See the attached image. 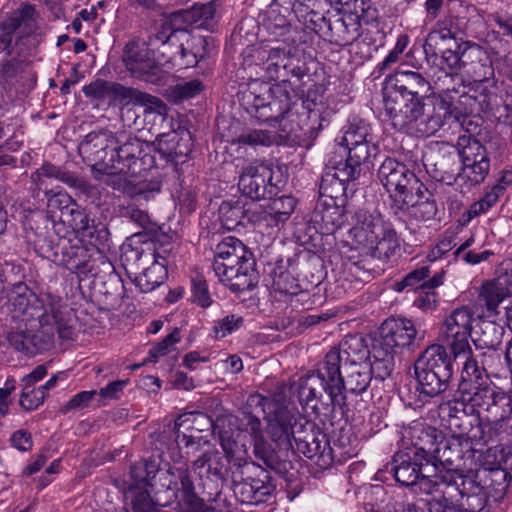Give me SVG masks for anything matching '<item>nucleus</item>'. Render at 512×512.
<instances>
[{
  "mask_svg": "<svg viewBox=\"0 0 512 512\" xmlns=\"http://www.w3.org/2000/svg\"><path fill=\"white\" fill-rule=\"evenodd\" d=\"M447 347L450 349L453 358L473 356L469 343L472 331H443Z\"/></svg>",
  "mask_w": 512,
  "mask_h": 512,
  "instance_id": "57",
  "label": "nucleus"
},
{
  "mask_svg": "<svg viewBox=\"0 0 512 512\" xmlns=\"http://www.w3.org/2000/svg\"><path fill=\"white\" fill-rule=\"evenodd\" d=\"M328 30L336 44H352L361 35L359 17L352 13L342 17L334 16L333 21L328 22Z\"/></svg>",
  "mask_w": 512,
  "mask_h": 512,
  "instance_id": "40",
  "label": "nucleus"
},
{
  "mask_svg": "<svg viewBox=\"0 0 512 512\" xmlns=\"http://www.w3.org/2000/svg\"><path fill=\"white\" fill-rule=\"evenodd\" d=\"M316 101L311 98L310 92L306 97H299L291 94V112L288 117H296L298 125L305 133H313L320 130L322 124L320 121V113L315 109Z\"/></svg>",
  "mask_w": 512,
  "mask_h": 512,
  "instance_id": "34",
  "label": "nucleus"
},
{
  "mask_svg": "<svg viewBox=\"0 0 512 512\" xmlns=\"http://www.w3.org/2000/svg\"><path fill=\"white\" fill-rule=\"evenodd\" d=\"M505 296L504 287L494 282H486L481 287L477 301L485 305L487 310L495 311Z\"/></svg>",
  "mask_w": 512,
  "mask_h": 512,
  "instance_id": "62",
  "label": "nucleus"
},
{
  "mask_svg": "<svg viewBox=\"0 0 512 512\" xmlns=\"http://www.w3.org/2000/svg\"><path fill=\"white\" fill-rule=\"evenodd\" d=\"M292 47L286 43L276 45H263L247 48L243 52V65L245 69H250L258 78H267L269 80L279 81L283 78L285 62Z\"/></svg>",
  "mask_w": 512,
  "mask_h": 512,
  "instance_id": "13",
  "label": "nucleus"
},
{
  "mask_svg": "<svg viewBox=\"0 0 512 512\" xmlns=\"http://www.w3.org/2000/svg\"><path fill=\"white\" fill-rule=\"evenodd\" d=\"M134 103L144 107L145 120L165 122L168 115L167 105L158 97L132 88L129 97V104Z\"/></svg>",
  "mask_w": 512,
  "mask_h": 512,
  "instance_id": "44",
  "label": "nucleus"
},
{
  "mask_svg": "<svg viewBox=\"0 0 512 512\" xmlns=\"http://www.w3.org/2000/svg\"><path fill=\"white\" fill-rule=\"evenodd\" d=\"M154 262L134 279L135 285L143 293L153 291L165 282L168 271L165 265V258L159 252L153 253Z\"/></svg>",
  "mask_w": 512,
  "mask_h": 512,
  "instance_id": "42",
  "label": "nucleus"
},
{
  "mask_svg": "<svg viewBox=\"0 0 512 512\" xmlns=\"http://www.w3.org/2000/svg\"><path fill=\"white\" fill-rule=\"evenodd\" d=\"M155 147L132 133L118 132L107 175L137 176L156 166Z\"/></svg>",
  "mask_w": 512,
  "mask_h": 512,
  "instance_id": "7",
  "label": "nucleus"
},
{
  "mask_svg": "<svg viewBox=\"0 0 512 512\" xmlns=\"http://www.w3.org/2000/svg\"><path fill=\"white\" fill-rule=\"evenodd\" d=\"M203 89L204 86L200 80L192 79L170 86L167 90V95L170 101L180 103L199 95Z\"/></svg>",
  "mask_w": 512,
  "mask_h": 512,
  "instance_id": "59",
  "label": "nucleus"
},
{
  "mask_svg": "<svg viewBox=\"0 0 512 512\" xmlns=\"http://www.w3.org/2000/svg\"><path fill=\"white\" fill-rule=\"evenodd\" d=\"M271 91V98L260 110L256 119L259 122L275 126L280 124L291 112V92L288 90V85H273Z\"/></svg>",
  "mask_w": 512,
  "mask_h": 512,
  "instance_id": "29",
  "label": "nucleus"
},
{
  "mask_svg": "<svg viewBox=\"0 0 512 512\" xmlns=\"http://www.w3.org/2000/svg\"><path fill=\"white\" fill-rule=\"evenodd\" d=\"M290 9L281 7L278 3H272L266 11L265 28L276 37H284L283 43L290 41L288 34L291 32V24L288 19Z\"/></svg>",
  "mask_w": 512,
  "mask_h": 512,
  "instance_id": "46",
  "label": "nucleus"
},
{
  "mask_svg": "<svg viewBox=\"0 0 512 512\" xmlns=\"http://www.w3.org/2000/svg\"><path fill=\"white\" fill-rule=\"evenodd\" d=\"M462 146L459 150L462 165L471 166L477 164H490L485 147L475 138L469 137L468 139L462 138Z\"/></svg>",
  "mask_w": 512,
  "mask_h": 512,
  "instance_id": "55",
  "label": "nucleus"
},
{
  "mask_svg": "<svg viewBox=\"0 0 512 512\" xmlns=\"http://www.w3.org/2000/svg\"><path fill=\"white\" fill-rule=\"evenodd\" d=\"M505 186L502 184L494 185L490 191L486 192L483 198L474 202L470 207L462 214V224H467L473 218L486 213L491 207H493L500 195L504 192Z\"/></svg>",
  "mask_w": 512,
  "mask_h": 512,
  "instance_id": "50",
  "label": "nucleus"
},
{
  "mask_svg": "<svg viewBox=\"0 0 512 512\" xmlns=\"http://www.w3.org/2000/svg\"><path fill=\"white\" fill-rule=\"evenodd\" d=\"M219 213L223 225L228 229H233L238 224H241L242 219L245 217L248 218L249 221H255L258 219L254 213L250 214L249 209H244V205L240 201L223 202L219 208Z\"/></svg>",
  "mask_w": 512,
  "mask_h": 512,
  "instance_id": "53",
  "label": "nucleus"
},
{
  "mask_svg": "<svg viewBox=\"0 0 512 512\" xmlns=\"http://www.w3.org/2000/svg\"><path fill=\"white\" fill-rule=\"evenodd\" d=\"M455 472L437 471L432 473H424L414 484L419 490L431 497V501L427 504L433 507L434 504L450 498L451 495L457 493L456 480H454Z\"/></svg>",
  "mask_w": 512,
  "mask_h": 512,
  "instance_id": "27",
  "label": "nucleus"
},
{
  "mask_svg": "<svg viewBox=\"0 0 512 512\" xmlns=\"http://www.w3.org/2000/svg\"><path fill=\"white\" fill-rule=\"evenodd\" d=\"M320 189L329 196L330 201L320 202L316 205L312 221L319 224L324 233L331 234L340 229L347 221V210L344 204L336 202L338 193H341V196L346 199L347 192L344 194L342 191L330 187L328 190H325L322 188V184Z\"/></svg>",
  "mask_w": 512,
  "mask_h": 512,
  "instance_id": "21",
  "label": "nucleus"
},
{
  "mask_svg": "<svg viewBox=\"0 0 512 512\" xmlns=\"http://www.w3.org/2000/svg\"><path fill=\"white\" fill-rule=\"evenodd\" d=\"M424 337L425 331H419L413 321L406 318H390L382 323L380 338L375 343L397 354L405 348L418 346Z\"/></svg>",
  "mask_w": 512,
  "mask_h": 512,
  "instance_id": "17",
  "label": "nucleus"
},
{
  "mask_svg": "<svg viewBox=\"0 0 512 512\" xmlns=\"http://www.w3.org/2000/svg\"><path fill=\"white\" fill-rule=\"evenodd\" d=\"M132 482L124 490L125 512H162L177 501L180 512H228L225 505H205L196 492L187 467L160 470L155 460H143L130 467Z\"/></svg>",
  "mask_w": 512,
  "mask_h": 512,
  "instance_id": "1",
  "label": "nucleus"
},
{
  "mask_svg": "<svg viewBox=\"0 0 512 512\" xmlns=\"http://www.w3.org/2000/svg\"><path fill=\"white\" fill-rule=\"evenodd\" d=\"M216 6L213 2L194 4L191 9H181L172 13V20L176 23L190 25L199 19L208 21L214 18Z\"/></svg>",
  "mask_w": 512,
  "mask_h": 512,
  "instance_id": "52",
  "label": "nucleus"
},
{
  "mask_svg": "<svg viewBox=\"0 0 512 512\" xmlns=\"http://www.w3.org/2000/svg\"><path fill=\"white\" fill-rule=\"evenodd\" d=\"M271 87L266 84L254 81L241 92V105L249 115L256 118L260 110L265 107L271 98Z\"/></svg>",
  "mask_w": 512,
  "mask_h": 512,
  "instance_id": "45",
  "label": "nucleus"
},
{
  "mask_svg": "<svg viewBox=\"0 0 512 512\" xmlns=\"http://www.w3.org/2000/svg\"><path fill=\"white\" fill-rule=\"evenodd\" d=\"M182 23L172 20V15L165 21L159 30L148 35L144 45H148L156 54L159 65L177 66L179 53L184 44L185 27Z\"/></svg>",
  "mask_w": 512,
  "mask_h": 512,
  "instance_id": "15",
  "label": "nucleus"
},
{
  "mask_svg": "<svg viewBox=\"0 0 512 512\" xmlns=\"http://www.w3.org/2000/svg\"><path fill=\"white\" fill-rule=\"evenodd\" d=\"M233 491L241 503L259 504L275 491L270 472L253 461L237 465L231 472Z\"/></svg>",
  "mask_w": 512,
  "mask_h": 512,
  "instance_id": "10",
  "label": "nucleus"
},
{
  "mask_svg": "<svg viewBox=\"0 0 512 512\" xmlns=\"http://www.w3.org/2000/svg\"><path fill=\"white\" fill-rule=\"evenodd\" d=\"M456 488L459 492L458 506L463 507L466 512L484 510L488 502L487 492L472 476L467 475L456 482Z\"/></svg>",
  "mask_w": 512,
  "mask_h": 512,
  "instance_id": "35",
  "label": "nucleus"
},
{
  "mask_svg": "<svg viewBox=\"0 0 512 512\" xmlns=\"http://www.w3.org/2000/svg\"><path fill=\"white\" fill-rule=\"evenodd\" d=\"M458 384V393L463 401L475 402V397L486 395L488 385L491 382L483 363L480 364L476 357L465 358Z\"/></svg>",
  "mask_w": 512,
  "mask_h": 512,
  "instance_id": "20",
  "label": "nucleus"
},
{
  "mask_svg": "<svg viewBox=\"0 0 512 512\" xmlns=\"http://www.w3.org/2000/svg\"><path fill=\"white\" fill-rule=\"evenodd\" d=\"M141 48L136 41H129L123 50L122 60L125 67L137 77L144 78L152 74L153 70L159 66L156 54L150 56L152 49L148 45Z\"/></svg>",
  "mask_w": 512,
  "mask_h": 512,
  "instance_id": "32",
  "label": "nucleus"
},
{
  "mask_svg": "<svg viewBox=\"0 0 512 512\" xmlns=\"http://www.w3.org/2000/svg\"><path fill=\"white\" fill-rule=\"evenodd\" d=\"M254 456L256 459L263 462L269 470L277 473H283L286 469V462H282L276 452L272 449L271 445L264 439V437H257L254 440Z\"/></svg>",
  "mask_w": 512,
  "mask_h": 512,
  "instance_id": "56",
  "label": "nucleus"
},
{
  "mask_svg": "<svg viewBox=\"0 0 512 512\" xmlns=\"http://www.w3.org/2000/svg\"><path fill=\"white\" fill-rule=\"evenodd\" d=\"M132 87H126L120 83L107 81L104 79H96L95 81L85 85L82 92L87 98L96 100L119 101L129 104V97Z\"/></svg>",
  "mask_w": 512,
  "mask_h": 512,
  "instance_id": "39",
  "label": "nucleus"
},
{
  "mask_svg": "<svg viewBox=\"0 0 512 512\" xmlns=\"http://www.w3.org/2000/svg\"><path fill=\"white\" fill-rule=\"evenodd\" d=\"M443 433L432 426L413 428V454L416 459L431 464L432 457L439 453V443Z\"/></svg>",
  "mask_w": 512,
  "mask_h": 512,
  "instance_id": "36",
  "label": "nucleus"
},
{
  "mask_svg": "<svg viewBox=\"0 0 512 512\" xmlns=\"http://www.w3.org/2000/svg\"><path fill=\"white\" fill-rule=\"evenodd\" d=\"M7 341L17 351L25 354H34L42 347L39 345L38 336L31 331H12L7 334Z\"/></svg>",
  "mask_w": 512,
  "mask_h": 512,
  "instance_id": "60",
  "label": "nucleus"
},
{
  "mask_svg": "<svg viewBox=\"0 0 512 512\" xmlns=\"http://www.w3.org/2000/svg\"><path fill=\"white\" fill-rule=\"evenodd\" d=\"M90 252L91 246L60 240L54 251V262L79 275Z\"/></svg>",
  "mask_w": 512,
  "mask_h": 512,
  "instance_id": "37",
  "label": "nucleus"
},
{
  "mask_svg": "<svg viewBox=\"0 0 512 512\" xmlns=\"http://www.w3.org/2000/svg\"><path fill=\"white\" fill-rule=\"evenodd\" d=\"M496 95L483 83L477 82L475 86L465 91V86L457 88L447 87L439 94L438 109L441 113L442 127L446 124L462 127L469 115H480L493 110Z\"/></svg>",
  "mask_w": 512,
  "mask_h": 512,
  "instance_id": "4",
  "label": "nucleus"
},
{
  "mask_svg": "<svg viewBox=\"0 0 512 512\" xmlns=\"http://www.w3.org/2000/svg\"><path fill=\"white\" fill-rule=\"evenodd\" d=\"M220 445L225 453V457L230 464V471L233 472V469L237 467V465H243L248 460L242 456L243 445L239 444L238 441L234 438L233 434L228 431L220 432Z\"/></svg>",
  "mask_w": 512,
  "mask_h": 512,
  "instance_id": "58",
  "label": "nucleus"
},
{
  "mask_svg": "<svg viewBox=\"0 0 512 512\" xmlns=\"http://www.w3.org/2000/svg\"><path fill=\"white\" fill-rule=\"evenodd\" d=\"M475 311L471 306L454 309L445 319L443 331H472Z\"/></svg>",
  "mask_w": 512,
  "mask_h": 512,
  "instance_id": "54",
  "label": "nucleus"
},
{
  "mask_svg": "<svg viewBox=\"0 0 512 512\" xmlns=\"http://www.w3.org/2000/svg\"><path fill=\"white\" fill-rule=\"evenodd\" d=\"M371 356V350L369 349V345L366 346V353L351 367L348 375H346L344 381V387L340 388V397L339 404H329L331 407V411L334 412L337 409L344 411L347 408V396L346 394L349 392L354 395L363 394L368 387L370 386L372 377H371V367L369 366L368 360Z\"/></svg>",
  "mask_w": 512,
  "mask_h": 512,
  "instance_id": "22",
  "label": "nucleus"
},
{
  "mask_svg": "<svg viewBox=\"0 0 512 512\" xmlns=\"http://www.w3.org/2000/svg\"><path fill=\"white\" fill-rule=\"evenodd\" d=\"M212 267L219 280L226 282L234 292L252 290L259 280L256 262L250 251L237 256L214 258Z\"/></svg>",
  "mask_w": 512,
  "mask_h": 512,
  "instance_id": "12",
  "label": "nucleus"
},
{
  "mask_svg": "<svg viewBox=\"0 0 512 512\" xmlns=\"http://www.w3.org/2000/svg\"><path fill=\"white\" fill-rule=\"evenodd\" d=\"M463 444H465L464 440H460L457 437L446 438L443 435L438 447L439 453L432 457L433 461L429 464L430 466L426 467V470H431L432 472L442 471L443 473L455 472L454 480L459 482V480L467 476L464 471L455 466L456 462L462 460L464 456Z\"/></svg>",
  "mask_w": 512,
  "mask_h": 512,
  "instance_id": "26",
  "label": "nucleus"
},
{
  "mask_svg": "<svg viewBox=\"0 0 512 512\" xmlns=\"http://www.w3.org/2000/svg\"><path fill=\"white\" fill-rule=\"evenodd\" d=\"M74 174V172L46 162L31 175V179L39 188L42 185V177L55 178L68 186Z\"/></svg>",
  "mask_w": 512,
  "mask_h": 512,
  "instance_id": "64",
  "label": "nucleus"
},
{
  "mask_svg": "<svg viewBox=\"0 0 512 512\" xmlns=\"http://www.w3.org/2000/svg\"><path fill=\"white\" fill-rule=\"evenodd\" d=\"M392 87L385 94H401L404 98L424 100L431 89L429 81L419 72L399 70L390 79Z\"/></svg>",
  "mask_w": 512,
  "mask_h": 512,
  "instance_id": "28",
  "label": "nucleus"
},
{
  "mask_svg": "<svg viewBox=\"0 0 512 512\" xmlns=\"http://www.w3.org/2000/svg\"><path fill=\"white\" fill-rule=\"evenodd\" d=\"M91 245V252L78 276L97 277L101 274L108 275L115 272V268L107 256L96 244Z\"/></svg>",
  "mask_w": 512,
  "mask_h": 512,
  "instance_id": "47",
  "label": "nucleus"
},
{
  "mask_svg": "<svg viewBox=\"0 0 512 512\" xmlns=\"http://www.w3.org/2000/svg\"><path fill=\"white\" fill-rule=\"evenodd\" d=\"M61 221L90 244L105 245L109 240L110 232L106 224L95 222L89 217L86 209L78 204L71 207V210L65 211V216Z\"/></svg>",
  "mask_w": 512,
  "mask_h": 512,
  "instance_id": "19",
  "label": "nucleus"
},
{
  "mask_svg": "<svg viewBox=\"0 0 512 512\" xmlns=\"http://www.w3.org/2000/svg\"><path fill=\"white\" fill-rule=\"evenodd\" d=\"M384 109L394 128L414 136H429L442 128L438 104L431 115L425 113L423 100L385 94Z\"/></svg>",
  "mask_w": 512,
  "mask_h": 512,
  "instance_id": "5",
  "label": "nucleus"
},
{
  "mask_svg": "<svg viewBox=\"0 0 512 512\" xmlns=\"http://www.w3.org/2000/svg\"><path fill=\"white\" fill-rule=\"evenodd\" d=\"M454 374L453 359L442 345L428 346L414 363L416 391L434 398L445 393Z\"/></svg>",
  "mask_w": 512,
  "mask_h": 512,
  "instance_id": "6",
  "label": "nucleus"
},
{
  "mask_svg": "<svg viewBox=\"0 0 512 512\" xmlns=\"http://www.w3.org/2000/svg\"><path fill=\"white\" fill-rule=\"evenodd\" d=\"M462 167L459 150L451 147L447 151L439 152L432 171L433 177L437 181L451 185L461 180Z\"/></svg>",
  "mask_w": 512,
  "mask_h": 512,
  "instance_id": "38",
  "label": "nucleus"
},
{
  "mask_svg": "<svg viewBox=\"0 0 512 512\" xmlns=\"http://www.w3.org/2000/svg\"><path fill=\"white\" fill-rule=\"evenodd\" d=\"M301 416L291 415L288 412L279 413L275 419L271 420L268 424V433L273 442L280 449L289 450L292 448V439L294 430V419H299Z\"/></svg>",
  "mask_w": 512,
  "mask_h": 512,
  "instance_id": "43",
  "label": "nucleus"
},
{
  "mask_svg": "<svg viewBox=\"0 0 512 512\" xmlns=\"http://www.w3.org/2000/svg\"><path fill=\"white\" fill-rule=\"evenodd\" d=\"M430 275L428 266H422L409 272L402 280L394 283V289L401 292L405 289L426 290V278Z\"/></svg>",
  "mask_w": 512,
  "mask_h": 512,
  "instance_id": "63",
  "label": "nucleus"
},
{
  "mask_svg": "<svg viewBox=\"0 0 512 512\" xmlns=\"http://www.w3.org/2000/svg\"><path fill=\"white\" fill-rule=\"evenodd\" d=\"M184 44L179 53L177 66L180 68L194 67L207 55L208 39L201 35H193L186 28Z\"/></svg>",
  "mask_w": 512,
  "mask_h": 512,
  "instance_id": "41",
  "label": "nucleus"
},
{
  "mask_svg": "<svg viewBox=\"0 0 512 512\" xmlns=\"http://www.w3.org/2000/svg\"><path fill=\"white\" fill-rule=\"evenodd\" d=\"M390 465L396 481L404 486H414L422 474L432 473L431 470H426L429 464L416 459L410 453H396Z\"/></svg>",
  "mask_w": 512,
  "mask_h": 512,
  "instance_id": "33",
  "label": "nucleus"
},
{
  "mask_svg": "<svg viewBox=\"0 0 512 512\" xmlns=\"http://www.w3.org/2000/svg\"><path fill=\"white\" fill-rule=\"evenodd\" d=\"M293 440L297 450L312 460L321 469L329 468L333 461V450L327 435L314 422L304 417L294 419Z\"/></svg>",
  "mask_w": 512,
  "mask_h": 512,
  "instance_id": "11",
  "label": "nucleus"
},
{
  "mask_svg": "<svg viewBox=\"0 0 512 512\" xmlns=\"http://www.w3.org/2000/svg\"><path fill=\"white\" fill-rule=\"evenodd\" d=\"M389 225L379 215L360 209L354 214V224L350 234L360 250V255L378 239Z\"/></svg>",
  "mask_w": 512,
  "mask_h": 512,
  "instance_id": "25",
  "label": "nucleus"
},
{
  "mask_svg": "<svg viewBox=\"0 0 512 512\" xmlns=\"http://www.w3.org/2000/svg\"><path fill=\"white\" fill-rule=\"evenodd\" d=\"M504 327L495 321L483 320L480 324V334L473 340L476 347L496 350L502 343Z\"/></svg>",
  "mask_w": 512,
  "mask_h": 512,
  "instance_id": "51",
  "label": "nucleus"
},
{
  "mask_svg": "<svg viewBox=\"0 0 512 512\" xmlns=\"http://www.w3.org/2000/svg\"><path fill=\"white\" fill-rule=\"evenodd\" d=\"M195 470L206 469L208 475L216 477L217 480H223L227 472L223 457L216 449H209L203 452L196 460L193 461Z\"/></svg>",
  "mask_w": 512,
  "mask_h": 512,
  "instance_id": "49",
  "label": "nucleus"
},
{
  "mask_svg": "<svg viewBox=\"0 0 512 512\" xmlns=\"http://www.w3.org/2000/svg\"><path fill=\"white\" fill-rule=\"evenodd\" d=\"M454 19L449 17L439 21L427 35L423 44V50L428 62L436 63L438 50L453 45L460 48L456 42V30L453 26Z\"/></svg>",
  "mask_w": 512,
  "mask_h": 512,
  "instance_id": "30",
  "label": "nucleus"
},
{
  "mask_svg": "<svg viewBox=\"0 0 512 512\" xmlns=\"http://www.w3.org/2000/svg\"><path fill=\"white\" fill-rule=\"evenodd\" d=\"M466 401H447L439 406V417L442 425L450 432L451 437L469 441L488 443L487 437L478 416L470 415L466 411Z\"/></svg>",
  "mask_w": 512,
  "mask_h": 512,
  "instance_id": "14",
  "label": "nucleus"
},
{
  "mask_svg": "<svg viewBox=\"0 0 512 512\" xmlns=\"http://www.w3.org/2000/svg\"><path fill=\"white\" fill-rule=\"evenodd\" d=\"M155 151L167 162L184 163L193 147L192 136L187 130H172L156 138Z\"/></svg>",
  "mask_w": 512,
  "mask_h": 512,
  "instance_id": "24",
  "label": "nucleus"
},
{
  "mask_svg": "<svg viewBox=\"0 0 512 512\" xmlns=\"http://www.w3.org/2000/svg\"><path fill=\"white\" fill-rule=\"evenodd\" d=\"M367 339L362 334L346 335L317 364L316 369L294 381L289 391L305 409L318 412V405L339 404L340 388L344 387L351 367L366 353Z\"/></svg>",
  "mask_w": 512,
  "mask_h": 512,
  "instance_id": "2",
  "label": "nucleus"
},
{
  "mask_svg": "<svg viewBox=\"0 0 512 512\" xmlns=\"http://www.w3.org/2000/svg\"><path fill=\"white\" fill-rule=\"evenodd\" d=\"M400 249V242L397 237L396 231L389 225L381 233L376 241L368 246V248L361 254L363 259L353 262V265L361 269L369 270L366 265L367 259L370 258L371 262L379 260L382 262L388 261Z\"/></svg>",
  "mask_w": 512,
  "mask_h": 512,
  "instance_id": "31",
  "label": "nucleus"
},
{
  "mask_svg": "<svg viewBox=\"0 0 512 512\" xmlns=\"http://www.w3.org/2000/svg\"><path fill=\"white\" fill-rule=\"evenodd\" d=\"M348 156L345 160H330L326 167V172L322 177V188L337 189L344 194L348 190L349 182L358 179L361 174L369 171L371 167V157L376 151V147L371 143H362L353 146H347Z\"/></svg>",
  "mask_w": 512,
  "mask_h": 512,
  "instance_id": "9",
  "label": "nucleus"
},
{
  "mask_svg": "<svg viewBox=\"0 0 512 512\" xmlns=\"http://www.w3.org/2000/svg\"><path fill=\"white\" fill-rule=\"evenodd\" d=\"M377 178L398 210L414 206L426 186L406 164L387 157L377 170Z\"/></svg>",
  "mask_w": 512,
  "mask_h": 512,
  "instance_id": "8",
  "label": "nucleus"
},
{
  "mask_svg": "<svg viewBox=\"0 0 512 512\" xmlns=\"http://www.w3.org/2000/svg\"><path fill=\"white\" fill-rule=\"evenodd\" d=\"M283 69L284 72L281 73L283 74V78H279L278 83L275 85H288V90L291 92L292 86L289 81V76H293L300 81L306 75L305 63L300 59L294 47L290 49Z\"/></svg>",
  "mask_w": 512,
  "mask_h": 512,
  "instance_id": "61",
  "label": "nucleus"
},
{
  "mask_svg": "<svg viewBox=\"0 0 512 512\" xmlns=\"http://www.w3.org/2000/svg\"><path fill=\"white\" fill-rule=\"evenodd\" d=\"M373 362H369L371 367V377L384 380L389 377L394 369V355L396 353L384 349L381 345L375 343L372 348Z\"/></svg>",
  "mask_w": 512,
  "mask_h": 512,
  "instance_id": "48",
  "label": "nucleus"
},
{
  "mask_svg": "<svg viewBox=\"0 0 512 512\" xmlns=\"http://www.w3.org/2000/svg\"><path fill=\"white\" fill-rule=\"evenodd\" d=\"M272 179L273 170L268 164L255 163L243 169L238 185L242 193L252 200L272 199L279 192Z\"/></svg>",
  "mask_w": 512,
  "mask_h": 512,
  "instance_id": "18",
  "label": "nucleus"
},
{
  "mask_svg": "<svg viewBox=\"0 0 512 512\" xmlns=\"http://www.w3.org/2000/svg\"><path fill=\"white\" fill-rule=\"evenodd\" d=\"M117 133L107 130L93 131L79 144L78 151L83 161L91 166L95 179L108 174L107 160L114 149Z\"/></svg>",
  "mask_w": 512,
  "mask_h": 512,
  "instance_id": "16",
  "label": "nucleus"
},
{
  "mask_svg": "<svg viewBox=\"0 0 512 512\" xmlns=\"http://www.w3.org/2000/svg\"><path fill=\"white\" fill-rule=\"evenodd\" d=\"M37 28L36 10L33 5L26 4L12 17L0 23L1 43L13 50V35L16 32L19 33L15 42L18 44L23 37L32 36Z\"/></svg>",
  "mask_w": 512,
  "mask_h": 512,
  "instance_id": "23",
  "label": "nucleus"
},
{
  "mask_svg": "<svg viewBox=\"0 0 512 512\" xmlns=\"http://www.w3.org/2000/svg\"><path fill=\"white\" fill-rule=\"evenodd\" d=\"M13 318L37 322V328L48 340L56 334L62 340L72 339L74 330L70 313L62 298L51 293L36 295L27 284H13L9 294Z\"/></svg>",
  "mask_w": 512,
  "mask_h": 512,
  "instance_id": "3",
  "label": "nucleus"
}]
</instances>
